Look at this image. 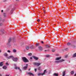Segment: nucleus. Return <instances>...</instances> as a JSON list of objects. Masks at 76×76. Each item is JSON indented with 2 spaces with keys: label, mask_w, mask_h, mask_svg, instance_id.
<instances>
[{
  "label": "nucleus",
  "mask_w": 76,
  "mask_h": 76,
  "mask_svg": "<svg viewBox=\"0 0 76 76\" xmlns=\"http://www.w3.org/2000/svg\"><path fill=\"white\" fill-rule=\"evenodd\" d=\"M7 58L10 59V58H12L13 61L16 62L18 61L19 60V58L18 57H14L13 56H10L9 57H7Z\"/></svg>",
  "instance_id": "obj_1"
},
{
  "label": "nucleus",
  "mask_w": 76,
  "mask_h": 76,
  "mask_svg": "<svg viewBox=\"0 0 76 76\" xmlns=\"http://www.w3.org/2000/svg\"><path fill=\"white\" fill-rule=\"evenodd\" d=\"M22 60L24 63H27L29 62V60L25 57H22Z\"/></svg>",
  "instance_id": "obj_2"
},
{
  "label": "nucleus",
  "mask_w": 76,
  "mask_h": 76,
  "mask_svg": "<svg viewBox=\"0 0 76 76\" xmlns=\"http://www.w3.org/2000/svg\"><path fill=\"white\" fill-rule=\"evenodd\" d=\"M47 71V70L45 69L44 70L43 73H38L37 74V75L38 76H41V75H45V72H46V73H47V71Z\"/></svg>",
  "instance_id": "obj_3"
},
{
  "label": "nucleus",
  "mask_w": 76,
  "mask_h": 76,
  "mask_svg": "<svg viewBox=\"0 0 76 76\" xmlns=\"http://www.w3.org/2000/svg\"><path fill=\"white\" fill-rule=\"evenodd\" d=\"M34 65H36V66H39V65L41 64V63H37V62H34L33 63Z\"/></svg>",
  "instance_id": "obj_4"
},
{
  "label": "nucleus",
  "mask_w": 76,
  "mask_h": 76,
  "mask_svg": "<svg viewBox=\"0 0 76 76\" xmlns=\"http://www.w3.org/2000/svg\"><path fill=\"white\" fill-rule=\"evenodd\" d=\"M14 66H15V69H16V70H17V69H18L19 70H20V71H21V70H20V67H17V66H16V65L15 64H14Z\"/></svg>",
  "instance_id": "obj_5"
},
{
  "label": "nucleus",
  "mask_w": 76,
  "mask_h": 76,
  "mask_svg": "<svg viewBox=\"0 0 76 76\" xmlns=\"http://www.w3.org/2000/svg\"><path fill=\"white\" fill-rule=\"evenodd\" d=\"M38 50L39 51H42V48L41 47H38Z\"/></svg>",
  "instance_id": "obj_6"
},
{
  "label": "nucleus",
  "mask_w": 76,
  "mask_h": 76,
  "mask_svg": "<svg viewBox=\"0 0 76 76\" xmlns=\"http://www.w3.org/2000/svg\"><path fill=\"white\" fill-rule=\"evenodd\" d=\"M28 75H30V76H34V75L31 72H28Z\"/></svg>",
  "instance_id": "obj_7"
},
{
  "label": "nucleus",
  "mask_w": 76,
  "mask_h": 76,
  "mask_svg": "<svg viewBox=\"0 0 76 76\" xmlns=\"http://www.w3.org/2000/svg\"><path fill=\"white\" fill-rule=\"evenodd\" d=\"M61 58V57H59L56 58L55 59L56 60H60Z\"/></svg>",
  "instance_id": "obj_8"
},
{
  "label": "nucleus",
  "mask_w": 76,
  "mask_h": 76,
  "mask_svg": "<svg viewBox=\"0 0 76 76\" xmlns=\"http://www.w3.org/2000/svg\"><path fill=\"white\" fill-rule=\"evenodd\" d=\"M1 34H3L4 33V30L3 29H1Z\"/></svg>",
  "instance_id": "obj_9"
},
{
  "label": "nucleus",
  "mask_w": 76,
  "mask_h": 76,
  "mask_svg": "<svg viewBox=\"0 0 76 76\" xmlns=\"http://www.w3.org/2000/svg\"><path fill=\"white\" fill-rule=\"evenodd\" d=\"M11 40H12V39H11V38H10L9 39L8 41V42H7L8 44H9V43H10V42H11Z\"/></svg>",
  "instance_id": "obj_10"
},
{
  "label": "nucleus",
  "mask_w": 76,
  "mask_h": 76,
  "mask_svg": "<svg viewBox=\"0 0 76 76\" xmlns=\"http://www.w3.org/2000/svg\"><path fill=\"white\" fill-rule=\"evenodd\" d=\"M53 76H58V73H54L53 74Z\"/></svg>",
  "instance_id": "obj_11"
},
{
  "label": "nucleus",
  "mask_w": 76,
  "mask_h": 76,
  "mask_svg": "<svg viewBox=\"0 0 76 76\" xmlns=\"http://www.w3.org/2000/svg\"><path fill=\"white\" fill-rule=\"evenodd\" d=\"M28 68V66H24L23 68V69L24 70H26L27 69V68Z\"/></svg>",
  "instance_id": "obj_12"
},
{
  "label": "nucleus",
  "mask_w": 76,
  "mask_h": 76,
  "mask_svg": "<svg viewBox=\"0 0 76 76\" xmlns=\"http://www.w3.org/2000/svg\"><path fill=\"white\" fill-rule=\"evenodd\" d=\"M33 58L34 59H35L36 60H38V58L35 56H33Z\"/></svg>",
  "instance_id": "obj_13"
},
{
  "label": "nucleus",
  "mask_w": 76,
  "mask_h": 76,
  "mask_svg": "<svg viewBox=\"0 0 76 76\" xmlns=\"http://www.w3.org/2000/svg\"><path fill=\"white\" fill-rule=\"evenodd\" d=\"M65 61V60L64 59H61L59 60V62L60 63H61V62H63V61Z\"/></svg>",
  "instance_id": "obj_14"
},
{
  "label": "nucleus",
  "mask_w": 76,
  "mask_h": 76,
  "mask_svg": "<svg viewBox=\"0 0 76 76\" xmlns=\"http://www.w3.org/2000/svg\"><path fill=\"white\" fill-rule=\"evenodd\" d=\"M3 65V62H1L0 63V66H2Z\"/></svg>",
  "instance_id": "obj_15"
},
{
  "label": "nucleus",
  "mask_w": 76,
  "mask_h": 76,
  "mask_svg": "<svg viewBox=\"0 0 76 76\" xmlns=\"http://www.w3.org/2000/svg\"><path fill=\"white\" fill-rule=\"evenodd\" d=\"M30 48L32 50L33 49H35V47H33V46H31Z\"/></svg>",
  "instance_id": "obj_16"
},
{
  "label": "nucleus",
  "mask_w": 76,
  "mask_h": 76,
  "mask_svg": "<svg viewBox=\"0 0 76 76\" xmlns=\"http://www.w3.org/2000/svg\"><path fill=\"white\" fill-rule=\"evenodd\" d=\"M66 73V71H64L63 72V75L62 76H65V73Z\"/></svg>",
  "instance_id": "obj_17"
},
{
  "label": "nucleus",
  "mask_w": 76,
  "mask_h": 76,
  "mask_svg": "<svg viewBox=\"0 0 76 76\" xmlns=\"http://www.w3.org/2000/svg\"><path fill=\"white\" fill-rule=\"evenodd\" d=\"M73 57H76V53H74L73 56Z\"/></svg>",
  "instance_id": "obj_18"
},
{
  "label": "nucleus",
  "mask_w": 76,
  "mask_h": 76,
  "mask_svg": "<svg viewBox=\"0 0 76 76\" xmlns=\"http://www.w3.org/2000/svg\"><path fill=\"white\" fill-rule=\"evenodd\" d=\"M55 63H60V61H55Z\"/></svg>",
  "instance_id": "obj_19"
},
{
  "label": "nucleus",
  "mask_w": 76,
  "mask_h": 76,
  "mask_svg": "<svg viewBox=\"0 0 76 76\" xmlns=\"http://www.w3.org/2000/svg\"><path fill=\"white\" fill-rule=\"evenodd\" d=\"M4 56H6V57H7V54L6 53H4Z\"/></svg>",
  "instance_id": "obj_20"
},
{
  "label": "nucleus",
  "mask_w": 76,
  "mask_h": 76,
  "mask_svg": "<svg viewBox=\"0 0 76 76\" xmlns=\"http://www.w3.org/2000/svg\"><path fill=\"white\" fill-rule=\"evenodd\" d=\"M3 69H5L6 70V69H7V66H3Z\"/></svg>",
  "instance_id": "obj_21"
},
{
  "label": "nucleus",
  "mask_w": 76,
  "mask_h": 76,
  "mask_svg": "<svg viewBox=\"0 0 76 76\" xmlns=\"http://www.w3.org/2000/svg\"><path fill=\"white\" fill-rule=\"evenodd\" d=\"M45 46L46 48H50V46L47 45H46Z\"/></svg>",
  "instance_id": "obj_22"
},
{
  "label": "nucleus",
  "mask_w": 76,
  "mask_h": 76,
  "mask_svg": "<svg viewBox=\"0 0 76 76\" xmlns=\"http://www.w3.org/2000/svg\"><path fill=\"white\" fill-rule=\"evenodd\" d=\"M13 10H14V9H12L11 11V14H12L13 13Z\"/></svg>",
  "instance_id": "obj_23"
},
{
  "label": "nucleus",
  "mask_w": 76,
  "mask_h": 76,
  "mask_svg": "<svg viewBox=\"0 0 76 76\" xmlns=\"http://www.w3.org/2000/svg\"><path fill=\"white\" fill-rule=\"evenodd\" d=\"M26 49L28 50L29 49V47L28 46H27L26 47Z\"/></svg>",
  "instance_id": "obj_24"
},
{
  "label": "nucleus",
  "mask_w": 76,
  "mask_h": 76,
  "mask_svg": "<svg viewBox=\"0 0 76 76\" xmlns=\"http://www.w3.org/2000/svg\"><path fill=\"white\" fill-rule=\"evenodd\" d=\"M31 55H32V53H30L28 54V56H31Z\"/></svg>",
  "instance_id": "obj_25"
},
{
  "label": "nucleus",
  "mask_w": 76,
  "mask_h": 76,
  "mask_svg": "<svg viewBox=\"0 0 76 76\" xmlns=\"http://www.w3.org/2000/svg\"><path fill=\"white\" fill-rule=\"evenodd\" d=\"M13 51L14 53H16V50L15 49L13 50Z\"/></svg>",
  "instance_id": "obj_26"
},
{
  "label": "nucleus",
  "mask_w": 76,
  "mask_h": 76,
  "mask_svg": "<svg viewBox=\"0 0 76 76\" xmlns=\"http://www.w3.org/2000/svg\"><path fill=\"white\" fill-rule=\"evenodd\" d=\"M67 45H71V43H68L67 44Z\"/></svg>",
  "instance_id": "obj_27"
},
{
  "label": "nucleus",
  "mask_w": 76,
  "mask_h": 76,
  "mask_svg": "<svg viewBox=\"0 0 76 76\" xmlns=\"http://www.w3.org/2000/svg\"><path fill=\"white\" fill-rule=\"evenodd\" d=\"M71 75H73L74 74V72L73 71H72L71 72Z\"/></svg>",
  "instance_id": "obj_28"
},
{
  "label": "nucleus",
  "mask_w": 76,
  "mask_h": 76,
  "mask_svg": "<svg viewBox=\"0 0 76 76\" xmlns=\"http://www.w3.org/2000/svg\"><path fill=\"white\" fill-rule=\"evenodd\" d=\"M51 51L52 52H54L55 51V50H54V49H52Z\"/></svg>",
  "instance_id": "obj_29"
},
{
  "label": "nucleus",
  "mask_w": 76,
  "mask_h": 76,
  "mask_svg": "<svg viewBox=\"0 0 76 76\" xmlns=\"http://www.w3.org/2000/svg\"><path fill=\"white\" fill-rule=\"evenodd\" d=\"M6 66H9V63H6Z\"/></svg>",
  "instance_id": "obj_30"
},
{
  "label": "nucleus",
  "mask_w": 76,
  "mask_h": 76,
  "mask_svg": "<svg viewBox=\"0 0 76 76\" xmlns=\"http://www.w3.org/2000/svg\"><path fill=\"white\" fill-rule=\"evenodd\" d=\"M3 15L5 17H6V14H5V13H4Z\"/></svg>",
  "instance_id": "obj_31"
},
{
  "label": "nucleus",
  "mask_w": 76,
  "mask_h": 76,
  "mask_svg": "<svg viewBox=\"0 0 76 76\" xmlns=\"http://www.w3.org/2000/svg\"><path fill=\"white\" fill-rule=\"evenodd\" d=\"M39 45V44L37 43V44H36V46H38Z\"/></svg>",
  "instance_id": "obj_32"
},
{
  "label": "nucleus",
  "mask_w": 76,
  "mask_h": 76,
  "mask_svg": "<svg viewBox=\"0 0 76 76\" xmlns=\"http://www.w3.org/2000/svg\"><path fill=\"white\" fill-rule=\"evenodd\" d=\"M46 57H50V55H46Z\"/></svg>",
  "instance_id": "obj_33"
},
{
  "label": "nucleus",
  "mask_w": 76,
  "mask_h": 76,
  "mask_svg": "<svg viewBox=\"0 0 76 76\" xmlns=\"http://www.w3.org/2000/svg\"><path fill=\"white\" fill-rule=\"evenodd\" d=\"M2 25L3 24H2V23H0V26H2Z\"/></svg>",
  "instance_id": "obj_34"
},
{
  "label": "nucleus",
  "mask_w": 76,
  "mask_h": 76,
  "mask_svg": "<svg viewBox=\"0 0 76 76\" xmlns=\"http://www.w3.org/2000/svg\"><path fill=\"white\" fill-rule=\"evenodd\" d=\"M41 69V68H40V67H39L38 68V70H39Z\"/></svg>",
  "instance_id": "obj_35"
},
{
  "label": "nucleus",
  "mask_w": 76,
  "mask_h": 76,
  "mask_svg": "<svg viewBox=\"0 0 76 76\" xmlns=\"http://www.w3.org/2000/svg\"><path fill=\"white\" fill-rule=\"evenodd\" d=\"M37 69H34V70H35V72H37Z\"/></svg>",
  "instance_id": "obj_36"
},
{
  "label": "nucleus",
  "mask_w": 76,
  "mask_h": 76,
  "mask_svg": "<svg viewBox=\"0 0 76 76\" xmlns=\"http://www.w3.org/2000/svg\"><path fill=\"white\" fill-rule=\"evenodd\" d=\"M7 52H8V53H10V50H8V51H7Z\"/></svg>",
  "instance_id": "obj_37"
},
{
  "label": "nucleus",
  "mask_w": 76,
  "mask_h": 76,
  "mask_svg": "<svg viewBox=\"0 0 76 76\" xmlns=\"http://www.w3.org/2000/svg\"><path fill=\"white\" fill-rule=\"evenodd\" d=\"M41 43H42V44H44V42H43V41H41Z\"/></svg>",
  "instance_id": "obj_38"
},
{
  "label": "nucleus",
  "mask_w": 76,
  "mask_h": 76,
  "mask_svg": "<svg viewBox=\"0 0 76 76\" xmlns=\"http://www.w3.org/2000/svg\"><path fill=\"white\" fill-rule=\"evenodd\" d=\"M3 1L4 2H6V0H4Z\"/></svg>",
  "instance_id": "obj_39"
},
{
  "label": "nucleus",
  "mask_w": 76,
  "mask_h": 76,
  "mask_svg": "<svg viewBox=\"0 0 76 76\" xmlns=\"http://www.w3.org/2000/svg\"><path fill=\"white\" fill-rule=\"evenodd\" d=\"M65 50H66V51H67V50H68V48L66 49Z\"/></svg>",
  "instance_id": "obj_40"
},
{
  "label": "nucleus",
  "mask_w": 76,
  "mask_h": 76,
  "mask_svg": "<svg viewBox=\"0 0 76 76\" xmlns=\"http://www.w3.org/2000/svg\"><path fill=\"white\" fill-rule=\"evenodd\" d=\"M40 21V20H39V19H38V20H37V21H38V22H39Z\"/></svg>",
  "instance_id": "obj_41"
},
{
  "label": "nucleus",
  "mask_w": 76,
  "mask_h": 76,
  "mask_svg": "<svg viewBox=\"0 0 76 76\" xmlns=\"http://www.w3.org/2000/svg\"><path fill=\"white\" fill-rule=\"evenodd\" d=\"M39 71H40V72H41V71H42V69H40L39 70Z\"/></svg>",
  "instance_id": "obj_42"
},
{
  "label": "nucleus",
  "mask_w": 76,
  "mask_h": 76,
  "mask_svg": "<svg viewBox=\"0 0 76 76\" xmlns=\"http://www.w3.org/2000/svg\"><path fill=\"white\" fill-rule=\"evenodd\" d=\"M30 59H31V60H32V57H30Z\"/></svg>",
  "instance_id": "obj_43"
},
{
  "label": "nucleus",
  "mask_w": 76,
  "mask_h": 76,
  "mask_svg": "<svg viewBox=\"0 0 76 76\" xmlns=\"http://www.w3.org/2000/svg\"><path fill=\"white\" fill-rule=\"evenodd\" d=\"M6 76H9V75H6Z\"/></svg>",
  "instance_id": "obj_44"
},
{
  "label": "nucleus",
  "mask_w": 76,
  "mask_h": 76,
  "mask_svg": "<svg viewBox=\"0 0 76 76\" xmlns=\"http://www.w3.org/2000/svg\"><path fill=\"white\" fill-rule=\"evenodd\" d=\"M31 70V68H29L28 69V71H29Z\"/></svg>",
  "instance_id": "obj_45"
},
{
  "label": "nucleus",
  "mask_w": 76,
  "mask_h": 76,
  "mask_svg": "<svg viewBox=\"0 0 76 76\" xmlns=\"http://www.w3.org/2000/svg\"><path fill=\"white\" fill-rule=\"evenodd\" d=\"M44 12H45V10H43Z\"/></svg>",
  "instance_id": "obj_46"
},
{
  "label": "nucleus",
  "mask_w": 76,
  "mask_h": 76,
  "mask_svg": "<svg viewBox=\"0 0 76 76\" xmlns=\"http://www.w3.org/2000/svg\"><path fill=\"white\" fill-rule=\"evenodd\" d=\"M1 12H3V10H1Z\"/></svg>",
  "instance_id": "obj_47"
},
{
  "label": "nucleus",
  "mask_w": 76,
  "mask_h": 76,
  "mask_svg": "<svg viewBox=\"0 0 76 76\" xmlns=\"http://www.w3.org/2000/svg\"><path fill=\"white\" fill-rule=\"evenodd\" d=\"M56 56H58V54H56Z\"/></svg>",
  "instance_id": "obj_48"
},
{
  "label": "nucleus",
  "mask_w": 76,
  "mask_h": 76,
  "mask_svg": "<svg viewBox=\"0 0 76 76\" xmlns=\"http://www.w3.org/2000/svg\"><path fill=\"white\" fill-rule=\"evenodd\" d=\"M48 51V50H45V51Z\"/></svg>",
  "instance_id": "obj_49"
},
{
  "label": "nucleus",
  "mask_w": 76,
  "mask_h": 76,
  "mask_svg": "<svg viewBox=\"0 0 76 76\" xmlns=\"http://www.w3.org/2000/svg\"><path fill=\"white\" fill-rule=\"evenodd\" d=\"M16 1H19V0H16Z\"/></svg>",
  "instance_id": "obj_50"
},
{
  "label": "nucleus",
  "mask_w": 76,
  "mask_h": 76,
  "mask_svg": "<svg viewBox=\"0 0 76 76\" xmlns=\"http://www.w3.org/2000/svg\"><path fill=\"white\" fill-rule=\"evenodd\" d=\"M0 76H1V74H0Z\"/></svg>",
  "instance_id": "obj_51"
},
{
  "label": "nucleus",
  "mask_w": 76,
  "mask_h": 76,
  "mask_svg": "<svg viewBox=\"0 0 76 76\" xmlns=\"http://www.w3.org/2000/svg\"><path fill=\"white\" fill-rule=\"evenodd\" d=\"M65 57H66V58L67 57V56H66Z\"/></svg>",
  "instance_id": "obj_52"
},
{
  "label": "nucleus",
  "mask_w": 76,
  "mask_h": 76,
  "mask_svg": "<svg viewBox=\"0 0 76 76\" xmlns=\"http://www.w3.org/2000/svg\"><path fill=\"white\" fill-rule=\"evenodd\" d=\"M28 64H26V66H28Z\"/></svg>",
  "instance_id": "obj_53"
},
{
  "label": "nucleus",
  "mask_w": 76,
  "mask_h": 76,
  "mask_svg": "<svg viewBox=\"0 0 76 76\" xmlns=\"http://www.w3.org/2000/svg\"><path fill=\"white\" fill-rule=\"evenodd\" d=\"M0 53H1V50H0Z\"/></svg>",
  "instance_id": "obj_54"
},
{
  "label": "nucleus",
  "mask_w": 76,
  "mask_h": 76,
  "mask_svg": "<svg viewBox=\"0 0 76 76\" xmlns=\"http://www.w3.org/2000/svg\"><path fill=\"white\" fill-rule=\"evenodd\" d=\"M0 19H1V18H0Z\"/></svg>",
  "instance_id": "obj_55"
}]
</instances>
